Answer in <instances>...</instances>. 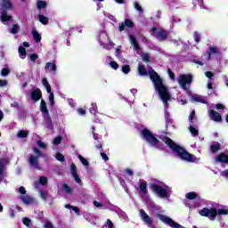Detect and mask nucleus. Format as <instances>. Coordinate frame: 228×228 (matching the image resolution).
<instances>
[{"label":"nucleus","instance_id":"nucleus-1","mask_svg":"<svg viewBox=\"0 0 228 228\" xmlns=\"http://www.w3.org/2000/svg\"><path fill=\"white\" fill-rule=\"evenodd\" d=\"M149 76L154 85V88L158 93L159 99L162 101L167 110V108H168V101L172 99V96L168 92V88H167V86L163 84V80L159 77V75L152 69V68L149 69Z\"/></svg>","mask_w":228,"mask_h":228},{"label":"nucleus","instance_id":"nucleus-2","mask_svg":"<svg viewBox=\"0 0 228 228\" xmlns=\"http://www.w3.org/2000/svg\"><path fill=\"white\" fill-rule=\"evenodd\" d=\"M161 140L171 151L175 154L180 159H183V161H187L189 163H199L200 161V158H197L193 154H190L188 151H186L184 149H183L181 146L177 145L172 139L164 136L161 137Z\"/></svg>","mask_w":228,"mask_h":228},{"label":"nucleus","instance_id":"nucleus-3","mask_svg":"<svg viewBox=\"0 0 228 228\" xmlns=\"http://www.w3.org/2000/svg\"><path fill=\"white\" fill-rule=\"evenodd\" d=\"M153 193H156L160 199H168L172 193V188L163 183H154L150 185Z\"/></svg>","mask_w":228,"mask_h":228},{"label":"nucleus","instance_id":"nucleus-4","mask_svg":"<svg viewBox=\"0 0 228 228\" xmlns=\"http://www.w3.org/2000/svg\"><path fill=\"white\" fill-rule=\"evenodd\" d=\"M199 214L201 216H207L209 220H215L216 218V216H223V215H228V208H219L216 209V208H204L203 209L199 211Z\"/></svg>","mask_w":228,"mask_h":228},{"label":"nucleus","instance_id":"nucleus-5","mask_svg":"<svg viewBox=\"0 0 228 228\" xmlns=\"http://www.w3.org/2000/svg\"><path fill=\"white\" fill-rule=\"evenodd\" d=\"M4 10H12V3L10 0H0V20H2L4 24H8V22H12V19Z\"/></svg>","mask_w":228,"mask_h":228},{"label":"nucleus","instance_id":"nucleus-6","mask_svg":"<svg viewBox=\"0 0 228 228\" xmlns=\"http://www.w3.org/2000/svg\"><path fill=\"white\" fill-rule=\"evenodd\" d=\"M185 199L189 200V202L186 203V207L190 209H195L200 206V198L197 192H187L185 194Z\"/></svg>","mask_w":228,"mask_h":228},{"label":"nucleus","instance_id":"nucleus-7","mask_svg":"<svg viewBox=\"0 0 228 228\" xmlns=\"http://www.w3.org/2000/svg\"><path fill=\"white\" fill-rule=\"evenodd\" d=\"M177 83L183 90H188V86L191 85L193 81V75L191 74H181L176 79Z\"/></svg>","mask_w":228,"mask_h":228},{"label":"nucleus","instance_id":"nucleus-8","mask_svg":"<svg viewBox=\"0 0 228 228\" xmlns=\"http://www.w3.org/2000/svg\"><path fill=\"white\" fill-rule=\"evenodd\" d=\"M130 44L134 46V50L137 53V54H140L141 58L143 61H146V63H149L151 55L149 53H142L140 51V45H138V41H136V37L134 36H129Z\"/></svg>","mask_w":228,"mask_h":228},{"label":"nucleus","instance_id":"nucleus-9","mask_svg":"<svg viewBox=\"0 0 228 228\" xmlns=\"http://www.w3.org/2000/svg\"><path fill=\"white\" fill-rule=\"evenodd\" d=\"M98 41L100 45H102V47L107 51H110L111 47H115V44L110 41V37H108V34H106V32L100 33Z\"/></svg>","mask_w":228,"mask_h":228},{"label":"nucleus","instance_id":"nucleus-10","mask_svg":"<svg viewBox=\"0 0 228 228\" xmlns=\"http://www.w3.org/2000/svg\"><path fill=\"white\" fill-rule=\"evenodd\" d=\"M155 216H156V218H158V220H159L163 224H166V225H169V227L184 228V226L179 224L177 222L174 221L172 218H170L165 215L156 214Z\"/></svg>","mask_w":228,"mask_h":228},{"label":"nucleus","instance_id":"nucleus-11","mask_svg":"<svg viewBox=\"0 0 228 228\" xmlns=\"http://www.w3.org/2000/svg\"><path fill=\"white\" fill-rule=\"evenodd\" d=\"M142 136L143 140L152 147H156L158 145V138H156V136H154V134L151 132H150L149 129H142Z\"/></svg>","mask_w":228,"mask_h":228},{"label":"nucleus","instance_id":"nucleus-12","mask_svg":"<svg viewBox=\"0 0 228 228\" xmlns=\"http://www.w3.org/2000/svg\"><path fill=\"white\" fill-rule=\"evenodd\" d=\"M33 151L35 152L36 156L31 155L28 159V163L30 167L37 168V170H40V166L38 165V158L42 156V153L40 152V150H38V148H34Z\"/></svg>","mask_w":228,"mask_h":228},{"label":"nucleus","instance_id":"nucleus-13","mask_svg":"<svg viewBox=\"0 0 228 228\" xmlns=\"http://www.w3.org/2000/svg\"><path fill=\"white\" fill-rule=\"evenodd\" d=\"M151 35L153 37H156V38H158L161 42H164V40H167V38H168V32L163 29H158L156 28H151Z\"/></svg>","mask_w":228,"mask_h":228},{"label":"nucleus","instance_id":"nucleus-14","mask_svg":"<svg viewBox=\"0 0 228 228\" xmlns=\"http://www.w3.org/2000/svg\"><path fill=\"white\" fill-rule=\"evenodd\" d=\"M140 216L141 219L142 220V222H144V224H146V225H148V227H151V225H152V218H151V216H149V215H147V213H145V210L141 209L140 210Z\"/></svg>","mask_w":228,"mask_h":228},{"label":"nucleus","instance_id":"nucleus-15","mask_svg":"<svg viewBox=\"0 0 228 228\" xmlns=\"http://www.w3.org/2000/svg\"><path fill=\"white\" fill-rule=\"evenodd\" d=\"M70 172L74 181L77 182V184H81V178L79 177V175H77V167H76V164L71 163Z\"/></svg>","mask_w":228,"mask_h":228},{"label":"nucleus","instance_id":"nucleus-16","mask_svg":"<svg viewBox=\"0 0 228 228\" xmlns=\"http://www.w3.org/2000/svg\"><path fill=\"white\" fill-rule=\"evenodd\" d=\"M31 99L35 102H37V101H40V99H42V91H40V89H34V90H32V92H31Z\"/></svg>","mask_w":228,"mask_h":228},{"label":"nucleus","instance_id":"nucleus-17","mask_svg":"<svg viewBox=\"0 0 228 228\" xmlns=\"http://www.w3.org/2000/svg\"><path fill=\"white\" fill-rule=\"evenodd\" d=\"M209 117L211 120H214L215 122H222V115H220V113L215 111L214 110H210Z\"/></svg>","mask_w":228,"mask_h":228},{"label":"nucleus","instance_id":"nucleus-18","mask_svg":"<svg viewBox=\"0 0 228 228\" xmlns=\"http://www.w3.org/2000/svg\"><path fill=\"white\" fill-rule=\"evenodd\" d=\"M191 102H201V104H206V97L195 94L191 98Z\"/></svg>","mask_w":228,"mask_h":228},{"label":"nucleus","instance_id":"nucleus-19","mask_svg":"<svg viewBox=\"0 0 228 228\" xmlns=\"http://www.w3.org/2000/svg\"><path fill=\"white\" fill-rule=\"evenodd\" d=\"M20 200L23 202V204H34L35 203V199L30 197L28 194L20 196Z\"/></svg>","mask_w":228,"mask_h":228},{"label":"nucleus","instance_id":"nucleus-20","mask_svg":"<svg viewBox=\"0 0 228 228\" xmlns=\"http://www.w3.org/2000/svg\"><path fill=\"white\" fill-rule=\"evenodd\" d=\"M40 111L45 115V117H49V110H47V105L44 100H41Z\"/></svg>","mask_w":228,"mask_h":228},{"label":"nucleus","instance_id":"nucleus-21","mask_svg":"<svg viewBox=\"0 0 228 228\" xmlns=\"http://www.w3.org/2000/svg\"><path fill=\"white\" fill-rule=\"evenodd\" d=\"M45 69L47 72H56V63H54V62H47L45 64Z\"/></svg>","mask_w":228,"mask_h":228},{"label":"nucleus","instance_id":"nucleus-22","mask_svg":"<svg viewBox=\"0 0 228 228\" xmlns=\"http://www.w3.org/2000/svg\"><path fill=\"white\" fill-rule=\"evenodd\" d=\"M216 161L219 163H228V156L224 153H221L216 156Z\"/></svg>","mask_w":228,"mask_h":228},{"label":"nucleus","instance_id":"nucleus-23","mask_svg":"<svg viewBox=\"0 0 228 228\" xmlns=\"http://www.w3.org/2000/svg\"><path fill=\"white\" fill-rule=\"evenodd\" d=\"M209 51L208 53H207V60H211V55L212 54H216V53H218V48L215 47V46H211L209 48Z\"/></svg>","mask_w":228,"mask_h":228},{"label":"nucleus","instance_id":"nucleus-24","mask_svg":"<svg viewBox=\"0 0 228 228\" xmlns=\"http://www.w3.org/2000/svg\"><path fill=\"white\" fill-rule=\"evenodd\" d=\"M32 36H33L35 42H37V44H38V42H40V40H42V36L37 30L32 31Z\"/></svg>","mask_w":228,"mask_h":228},{"label":"nucleus","instance_id":"nucleus-25","mask_svg":"<svg viewBox=\"0 0 228 228\" xmlns=\"http://www.w3.org/2000/svg\"><path fill=\"white\" fill-rule=\"evenodd\" d=\"M47 7V2L45 1H37V10H44Z\"/></svg>","mask_w":228,"mask_h":228},{"label":"nucleus","instance_id":"nucleus-26","mask_svg":"<svg viewBox=\"0 0 228 228\" xmlns=\"http://www.w3.org/2000/svg\"><path fill=\"white\" fill-rule=\"evenodd\" d=\"M139 186L142 193H144V194L147 193V182L141 181Z\"/></svg>","mask_w":228,"mask_h":228},{"label":"nucleus","instance_id":"nucleus-27","mask_svg":"<svg viewBox=\"0 0 228 228\" xmlns=\"http://www.w3.org/2000/svg\"><path fill=\"white\" fill-rule=\"evenodd\" d=\"M20 30V27L19 26V24H14L12 25L10 33H12V35H17V33H19Z\"/></svg>","mask_w":228,"mask_h":228},{"label":"nucleus","instance_id":"nucleus-28","mask_svg":"<svg viewBox=\"0 0 228 228\" xmlns=\"http://www.w3.org/2000/svg\"><path fill=\"white\" fill-rule=\"evenodd\" d=\"M138 72L140 76H147V69H145V67L142 64H139Z\"/></svg>","mask_w":228,"mask_h":228},{"label":"nucleus","instance_id":"nucleus-29","mask_svg":"<svg viewBox=\"0 0 228 228\" xmlns=\"http://www.w3.org/2000/svg\"><path fill=\"white\" fill-rule=\"evenodd\" d=\"M42 85H44L45 87L46 88V92L48 94H51V86L49 85V82L47 81V78H43L42 79Z\"/></svg>","mask_w":228,"mask_h":228},{"label":"nucleus","instance_id":"nucleus-30","mask_svg":"<svg viewBox=\"0 0 228 228\" xmlns=\"http://www.w3.org/2000/svg\"><path fill=\"white\" fill-rule=\"evenodd\" d=\"M189 131L191 133L192 136H199V129L194 127L192 125L190 126Z\"/></svg>","mask_w":228,"mask_h":228},{"label":"nucleus","instance_id":"nucleus-31","mask_svg":"<svg viewBox=\"0 0 228 228\" xmlns=\"http://www.w3.org/2000/svg\"><path fill=\"white\" fill-rule=\"evenodd\" d=\"M19 53H20L21 60H24L26 58V48H24V46H20Z\"/></svg>","mask_w":228,"mask_h":228},{"label":"nucleus","instance_id":"nucleus-32","mask_svg":"<svg viewBox=\"0 0 228 228\" xmlns=\"http://www.w3.org/2000/svg\"><path fill=\"white\" fill-rule=\"evenodd\" d=\"M38 19L41 24H44L45 26L49 23V19L44 15H39Z\"/></svg>","mask_w":228,"mask_h":228},{"label":"nucleus","instance_id":"nucleus-33","mask_svg":"<svg viewBox=\"0 0 228 228\" xmlns=\"http://www.w3.org/2000/svg\"><path fill=\"white\" fill-rule=\"evenodd\" d=\"M109 67H110V69H113V70H118V63H117V61H110Z\"/></svg>","mask_w":228,"mask_h":228},{"label":"nucleus","instance_id":"nucleus-34","mask_svg":"<svg viewBox=\"0 0 228 228\" xmlns=\"http://www.w3.org/2000/svg\"><path fill=\"white\" fill-rule=\"evenodd\" d=\"M55 159H57V161H60L61 163H63V161H65V156L61 152H57L55 154Z\"/></svg>","mask_w":228,"mask_h":228},{"label":"nucleus","instance_id":"nucleus-35","mask_svg":"<svg viewBox=\"0 0 228 228\" xmlns=\"http://www.w3.org/2000/svg\"><path fill=\"white\" fill-rule=\"evenodd\" d=\"M28 134V131L20 130V132H18L17 136L18 138H27Z\"/></svg>","mask_w":228,"mask_h":228},{"label":"nucleus","instance_id":"nucleus-36","mask_svg":"<svg viewBox=\"0 0 228 228\" xmlns=\"http://www.w3.org/2000/svg\"><path fill=\"white\" fill-rule=\"evenodd\" d=\"M89 111L92 115H95V113H97V103H92Z\"/></svg>","mask_w":228,"mask_h":228},{"label":"nucleus","instance_id":"nucleus-37","mask_svg":"<svg viewBox=\"0 0 228 228\" xmlns=\"http://www.w3.org/2000/svg\"><path fill=\"white\" fill-rule=\"evenodd\" d=\"M212 152H216V151H220V143L216 142L210 146Z\"/></svg>","mask_w":228,"mask_h":228},{"label":"nucleus","instance_id":"nucleus-38","mask_svg":"<svg viewBox=\"0 0 228 228\" xmlns=\"http://www.w3.org/2000/svg\"><path fill=\"white\" fill-rule=\"evenodd\" d=\"M62 190L65 193H72V189L67 183L62 184Z\"/></svg>","mask_w":228,"mask_h":228},{"label":"nucleus","instance_id":"nucleus-39","mask_svg":"<svg viewBox=\"0 0 228 228\" xmlns=\"http://www.w3.org/2000/svg\"><path fill=\"white\" fill-rule=\"evenodd\" d=\"M50 95L48 97V101L50 102V106H54V94H53L51 91H50Z\"/></svg>","mask_w":228,"mask_h":228},{"label":"nucleus","instance_id":"nucleus-40","mask_svg":"<svg viewBox=\"0 0 228 228\" xmlns=\"http://www.w3.org/2000/svg\"><path fill=\"white\" fill-rule=\"evenodd\" d=\"M121 70L123 74H129V72H131V67H129V65H124Z\"/></svg>","mask_w":228,"mask_h":228},{"label":"nucleus","instance_id":"nucleus-41","mask_svg":"<svg viewBox=\"0 0 228 228\" xmlns=\"http://www.w3.org/2000/svg\"><path fill=\"white\" fill-rule=\"evenodd\" d=\"M66 209H72L77 215H79V208L77 207H72L70 205H65Z\"/></svg>","mask_w":228,"mask_h":228},{"label":"nucleus","instance_id":"nucleus-42","mask_svg":"<svg viewBox=\"0 0 228 228\" xmlns=\"http://www.w3.org/2000/svg\"><path fill=\"white\" fill-rule=\"evenodd\" d=\"M39 184H41L42 186H45L47 184V177L40 176L39 177Z\"/></svg>","mask_w":228,"mask_h":228},{"label":"nucleus","instance_id":"nucleus-43","mask_svg":"<svg viewBox=\"0 0 228 228\" xmlns=\"http://www.w3.org/2000/svg\"><path fill=\"white\" fill-rule=\"evenodd\" d=\"M78 159L80 160V162L82 163V165H84V167H88L89 163L86 160V159L83 158V156L78 155Z\"/></svg>","mask_w":228,"mask_h":228},{"label":"nucleus","instance_id":"nucleus-44","mask_svg":"<svg viewBox=\"0 0 228 228\" xmlns=\"http://www.w3.org/2000/svg\"><path fill=\"white\" fill-rule=\"evenodd\" d=\"M22 222H23L24 225H26L27 227H31V219H29L28 217H24L22 219Z\"/></svg>","mask_w":228,"mask_h":228},{"label":"nucleus","instance_id":"nucleus-45","mask_svg":"<svg viewBox=\"0 0 228 228\" xmlns=\"http://www.w3.org/2000/svg\"><path fill=\"white\" fill-rule=\"evenodd\" d=\"M134 6L135 10H137V12H139L140 13H142L143 12V9H142V5H140V3L134 2Z\"/></svg>","mask_w":228,"mask_h":228},{"label":"nucleus","instance_id":"nucleus-46","mask_svg":"<svg viewBox=\"0 0 228 228\" xmlns=\"http://www.w3.org/2000/svg\"><path fill=\"white\" fill-rule=\"evenodd\" d=\"M39 194L41 199H43V200H47V192L45 191H39Z\"/></svg>","mask_w":228,"mask_h":228},{"label":"nucleus","instance_id":"nucleus-47","mask_svg":"<svg viewBox=\"0 0 228 228\" xmlns=\"http://www.w3.org/2000/svg\"><path fill=\"white\" fill-rule=\"evenodd\" d=\"M37 143L40 149H47V144L45 142L42 141H37Z\"/></svg>","mask_w":228,"mask_h":228},{"label":"nucleus","instance_id":"nucleus-48","mask_svg":"<svg viewBox=\"0 0 228 228\" xmlns=\"http://www.w3.org/2000/svg\"><path fill=\"white\" fill-rule=\"evenodd\" d=\"M125 26L126 28H133V26H134V23H133V21L131 20H126Z\"/></svg>","mask_w":228,"mask_h":228},{"label":"nucleus","instance_id":"nucleus-49","mask_svg":"<svg viewBox=\"0 0 228 228\" xmlns=\"http://www.w3.org/2000/svg\"><path fill=\"white\" fill-rule=\"evenodd\" d=\"M4 170V164L0 161V181L3 180V172Z\"/></svg>","mask_w":228,"mask_h":228},{"label":"nucleus","instance_id":"nucleus-50","mask_svg":"<svg viewBox=\"0 0 228 228\" xmlns=\"http://www.w3.org/2000/svg\"><path fill=\"white\" fill-rule=\"evenodd\" d=\"M53 145H60L61 143V137L58 136L53 139Z\"/></svg>","mask_w":228,"mask_h":228},{"label":"nucleus","instance_id":"nucleus-51","mask_svg":"<svg viewBox=\"0 0 228 228\" xmlns=\"http://www.w3.org/2000/svg\"><path fill=\"white\" fill-rule=\"evenodd\" d=\"M8 74H10V69H8V68H4L1 71V76H8Z\"/></svg>","mask_w":228,"mask_h":228},{"label":"nucleus","instance_id":"nucleus-52","mask_svg":"<svg viewBox=\"0 0 228 228\" xmlns=\"http://www.w3.org/2000/svg\"><path fill=\"white\" fill-rule=\"evenodd\" d=\"M30 60H31V61H34V62L37 61V60H38V54H37V53L31 54Z\"/></svg>","mask_w":228,"mask_h":228},{"label":"nucleus","instance_id":"nucleus-53","mask_svg":"<svg viewBox=\"0 0 228 228\" xmlns=\"http://www.w3.org/2000/svg\"><path fill=\"white\" fill-rule=\"evenodd\" d=\"M19 193H20L21 196L26 195V188H24L23 186L20 187Z\"/></svg>","mask_w":228,"mask_h":228},{"label":"nucleus","instance_id":"nucleus-54","mask_svg":"<svg viewBox=\"0 0 228 228\" xmlns=\"http://www.w3.org/2000/svg\"><path fill=\"white\" fill-rule=\"evenodd\" d=\"M194 40L199 43L200 40V35L199 33H194Z\"/></svg>","mask_w":228,"mask_h":228},{"label":"nucleus","instance_id":"nucleus-55","mask_svg":"<svg viewBox=\"0 0 228 228\" xmlns=\"http://www.w3.org/2000/svg\"><path fill=\"white\" fill-rule=\"evenodd\" d=\"M45 127L47 129H50V131H52L53 129V123L51 121H48L46 124H45Z\"/></svg>","mask_w":228,"mask_h":228},{"label":"nucleus","instance_id":"nucleus-56","mask_svg":"<svg viewBox=\"0 0 228 228\" xmlns=\"http://www.w3.org/2000/svg\"><path fill=\"white\" fill-rule=\"evenodd\" d=\"M68 103L69 106H71V108H74L76 106V102H74V100L72 99H69Z\"/></svg>","mask_w":228,"mask_h":228},{"label":"nucleus","instance_id":"nucleus-57","mask_svg":"<svg viewBox=\"0 0 228 228\" xmlns=\"http://www.w3.org/2000/svg\"><path fill=\"white\" fill-rule=\"evenodd\" d=\"M78 115H86V110L84 109H78L77 110Z\"/></svg>","mask_w":228,"mask_h":228},{"label":"nucleus","instance_id":"nucleus-58","mask_svg":"<svg viewBox=\"0 0 228 228\" xmlns=\"http://www.w3.org/2000/svg\"><path fill=\"white\" fill-rule=\"evenodd\" d=\"M193 118H195V110H192V112L191 113V115L189 117L190 122H191L193 120Z\"/></svg>","mask_w":228,"mask_h":228},{"label":"nucleus","instance_id":"nucleus-59","mask_svg":"<svg viewBox=\"0 0 228 228\" xmlns=\"http://www.w3.org/2000/svg\"><path fill=\"white\" fill-rule=\"evenodd\" d=\"M45 228H53V224L49 221L45 223Z\"/></svg>","mask_w":228,"mask_h":228},{"label":"nucleus","instance_id":"nucleus-60","mask_svg":"<svg viewBox=\"0 0 228 228\" xmlns=\"http://www.w3.org/2000/svg\"><path fill=\"white\" fill-rule=\"evenodd\" d=\"M126 29V23L125 22H122L120 25H119V31H124Z\"/></svg>","mask_w":228,"mask_h":228},{"label":"nucleus","instance_id":"nucleus-61","mask_svg":"<svg viewBox=\"0 0 228 228\" xmlns=\"http://www.w3.org/2000/svg\"><path fill=\"white\" fill-rule=\"evenodd\" d=\"M126 175H133V171L131 169H125Z\"/></svg>","mask_w":228,"mask_h":228},{"label":"nucleus","instance_id":"nucleus-62","mask_svg":"<svg viewBox=\"0 0 228 228\" xmlns=\"http://www.w3.org/2000/svg\"><path fill=\"white\" fill-rule=\"evenodd\" d=\"M220 175H222V177H228V170H224L221 172Z\"/></svg>","mask_w":228,"mask_h":228},{"label":"nucleus","instance_id":"nucleus-63","mask_svg":"<svg viewBox=\"0 0 228 228\" xmlns=\"http://www.w3.org/2000/svg\"><path fill=\"white\" fill-rule=\"evenodd\" d=\"M206 77H208L209 79H211V77H213V73L211 71H207L205 73Z\"/></svg>","mask_w":228,"mask_h":228},{"label":"nucleus","instance_id":"nucleus-64","mask_svg":"<svg viewBox=\"0 0 228 228\" xmlns=\"http://www.w3.org/2000/svg\"><path fill=\"white\" fill-rule=\"evenodd\" d=\"M107 227L108 228H113V223L110 219L107 220Z\"/></svg>","mask_w":228,"mask_h":228}]
</instances>
